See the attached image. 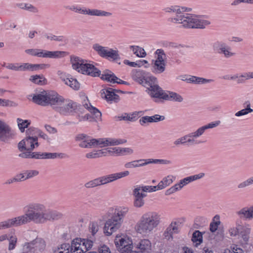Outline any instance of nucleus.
<instances>
[{
    "label": "nucleus",
    "instance_id": "obj_61",
    "mask_svg": "<svg viewBox=\"0 0 253 253\" xmlns=\"http://www.w3.org/2000/svg\"><path fill=\"white\" fill-rule=\"evenodd\" d=\"M89 229L92 235H95L98 231L99 226L97 223L92 222L89 224Z\"/></svg>",
    "mask_w": 253,
    "mask_h": 253
},
{
    "label": "nucleus",
    "instance_id": "obj_27",
    "mask_svg": "<svg viewBox=\"0 0 253 253\" xmlns=\"http://www.w3.org/2000/svg\"><path fill=\"white\" fill-rule=\"evenodd\" d=\"M17 216L12 218L8 219L6 220L0 222V230L7 228H9L11 227H18L20 226Z\"/></svg>",
    "mask_w": 253,
    "mask_h": 253
},
{
    "label": "nucleus",
    "instance_id": "obj_59",
    "mask_svg": "<svg viewBox=\"0 0 253 253\" xmlns=\"http://www.w3.org/2000/svg\"><path fill=\"white\" fill-rule=\"evenodd\" d=\"M21 63H9L6 65L5 67L9 70L21 71Z\"/></svg>",
    "mask_w": 253,
    "mask_h": 253
},
{
    "label": "nucleus",
    "instance_id": "obj_16",
    "mask_svg": "<svg viewBox=\"0 0 253 253\" xmlns=\"http://www.w3.org/2000/svg\"><path fill=\"white\" fill-rule=\"evenodd\" d=\"M16 135L15 131L4 121L0 120V140L8 142L14 139Z\"/></svg>",
    "mask_w": 253,
    "mask_h": 253
},
{
    "label": "nucleus",
    "instance_id": "obj_37",
    "mask_svg": "<svg viewBox=\"0 0 253 253\" xmlns=\"http://www.w3.org/2000/svg\"><path fill=\"white\" fill-rule=\"evenodd\" d=\"M29 81L35 84L40 85L45 84L47 83L46 79L42 74L31 76Z\"/></svg>",
    "mask_w": 253,
    "mask_h": 253
},
{
    "label": "nucleus",
    "instance_id": "obj_15",
    "mask_svg": "<svg viewBox=\"0 0 253 253\" xmlns=\"http://www.w3.org/2000/svg\"><path fill=\"white\" fill-rule=\"evenodd\" d=\"M213 50L221 54L225 58H230L236 56V53L231 47L222 42H216L212 44Z\"/></svg>",
    "mask_w": 253,
    "mask_h": 253
},
{
    "label": "nucleus",
    "instance_id": "obj_3",
    "mask_svg": "<svg viewBox=\"0 0 253 253\" xmlns=\"http://www.w3.org/2000/svg\"><path fill=\"white\" fill-rule=\"evenodd\" d=\"M161 222V215L158 212L147 211L141 215L135 225L134 229L141 235H149L158 228Z\"/></svg>",
    "mask_w": 253,
    "mask_h": 253
},
{
    "label": "nucleus",
    "instance_id": "obj_31",
    "mask_svg": "<svg viewBox=\"0 0 253 253\" xmlns=\"http://www.w3.org/2000/svg\"><path fill=\"white\" fill-rule=\"evenodd\" d=\"M140 162L142 164V167L145 166L150 164H161L165 165L172 164L171 161L167 159H140Z\"/></svg>",
    "mask_w": 253,
    "mask_h": 253
},
{
    "label": "nucleus",
    "instance_id": "obj_29",
    "mask_svg": "<svg viewBox=\"0 0 253 253\" xmlns=\"http://www.w3.org/2000/svg\"><path fill=\"white\" fill-rule=\"evenodd\" d=\"M163 100L180 103L183 101V98L175 92L166 91Z\"/></svg>",
    "mask_w": 253,
    "mask_h": 253
},
{
    "label": "nucleus",
    "instance_id": "obj_34",
    "mask_svg": "<svg viewBox=\"0 0 253 253\" xmlns=\"http://www.w3.org/2000/svg\"><path fill=\"white\" fill-rule=\"evenodd\" d=\"M19 156L25 159H43V153L38 152H33V151L21 153L19 154Z\"/></svg>",
    "mask_w": 253,
    "mask_h": 253
},
{
    "label": "nucleus",
    "instance_id": "obj_13",
    "mask_svg": "<svg viewBox=\"0 0 253 253\" xmlns=\"http://www.w3.org/2000/svg\"><path fill=\"white\" fill-rule=\"evenodd\" d=\"M93 246V242L89 240L76 238L73 240L70 245L72 253H85Z\"/></svg>",
    "mask_w": 253,
    "mask_h": 253
},
{
    "label": "nucleus",
    "instance_id": "obj_51",
    "mask_svg": "<svg viewBox=\"0 0 253 253\" xmlns=\"http://www.w3.org/2000/svg\"><path fill=\"white\" fill-rule=\"evenodd\" d=\"M70 249V244H62L54 250L53 253H69Z\"/></svg>",
    "mask_w": 253,
    "mask_h": 253
},
{
    "label": "nucleus",
    "instance_id": "obj_22",
    "mask_svg": "<svg viewBox=\"0 0 253 253\" xmlns=\"http://www.w3.org/2000/svg\"><path fill=\"white\" fill-rule=\"evenodd\" d=\"M179 221H172L169 225L166 228L163 233V236L165 239L168 240H171L173 239V234L178 232L177 225Z\"/></svg>",
    "mask_w": 253,
    "mask_h": 253
},
{
    "label": "nucleus",
    "instance_id": "obj_30",
    "mask_svg": "<svg viewBox=\"0 0 253 253\" xmlns=\"http://www.w3.org/2000/svg\"><path fill=\"white\" fill-rule=\"evenodd\" d=\"M101 94L102 98L107 101H115L118 100L119 96L116 94L111 88H105L101 90Z\"/></svg>",
    "mask_w": 253,
    "mask_h": 253
},
{
    "label": "nucleus",
    "instance_id": "obj_2",
    "mask_svg": "<svg viewBox=\"0 0 253 253\" xmlns=\"http://www.w3.org/2000/svg\"><path fill=\"white\" fill-rule=\"evenodd\" d=\"M164 11L166 13H174L176 16L169 18V21L175 24H181L184 28L204 29L209 25L211 22L204 19L200 16L189 13H183L190 12L192 8L179 5H171L166 7Z\"/></svg>",
    "mask_w": 253,
    "mask_h": 253
},
{
    "label": "nucleus",
    "instance_id": "obj_21",
    "mask_svg": "<svg viewBox=\"0 0 253 253\" xmlns=\"http://www.w3.org/2000/svg\"><path fill=\"white\" fill-rule=\"evenodd\" d=\"M133 206L135 208L142 207L145 204L144 198L146 197V194L140 192L139 188H135L133 190Z\"/></svg>",
    "mask_w": 253,
    "mask_h": 253
},
{
    "label": "nucleus",
    "instance_id": "obj_58",
    "mask_svg": "<svg viewBox=\"0 0 253 253\" xmlns=\"http://www.w3.org/2000/svg\"><path fill=\"white\" fill-rule=\"evenodd\" d=\"M26 179L32 178L39 174V171L36 169H30L24 171Z\"/></svg>",
    "mask_w": 253,
    "mask_h": 253
},
{
    "label": "nucleus",
    "instance_id": "obj_10",
    "mask_svg": "<svg viewBox=\"0 0 253 253\" xmlns=\"http://www.w3.org/2000/svg\"><path fill=\"white\" fill-rule=\"evenodd\" d=\"M116 247L121 253H131L133 244L131 239L125 235H118L114 240Z\"/></svg>",
    "mask_w": 253,
    "mask_h": 253
},
{
    "label": "nucleus",
    "instance_id": "obj_32",
    "mask_svg": "<svg viewBox=\"0 0 253 253\" xmlns=\"http://www.w3.org/2000/svg\"><path fill=\"white\" fill-rule=\"evenodd\" d=\"M205 129L202 126L199 127L197 129H196L195 131L189 133L191 140H192V142L194 144H198L202 143L201 141H197L196 139L201 136H202L204 133L205 132Z\"/></svg>",
    "mask_w": 253,
    "mask_h": 253
},
{
    "label": "nucleus",
    "instance_id": "obj_56",
    "mask_svg": "<svg viewBox=\"0 0 253 253\" xmlns=\"http://www.w3.org/2000/svg\"><path fill=\"white\" fill-rule=\"evenodd\" d=\"M252 185H253V175L248 178L246 180L240 183L237 187L239 189H243Z\"/></svg>",
    "mask_w": 253,
    "mask_h": 253
},
{
    "label": "nucleus",
    "instance_id": "obj_7",
    "mask_svg": "<svg viewBox=\"0 0 253 253\" xmlns=\"http://www.w3.org/2000/svg\"><path fill=\"white\" fill-rule=\"evenodd\" d=\"M25 52L30 55L40 58H60L66 55L65 51H49L39 48L27 49Z\"/></svg>",
    "mask_w": 253,
    "mask_h": 253
},
{
    "label": "nucleus",
    "instance_id": "obj_35",
    "mask_svg": "<svg viewBox=\"0 0 253 253\" xmlns=\"http://www.w3.org/2000/svg\"><path fill=\"white\" fill-rule=\"evenodd\" d=\"M166 63H163L153 61L152 64V71L156 74H161L166 70Z\"/></svg>",
    "mask_w": 253,
    "mask_h": 253
},
{
    "label": "nucleus",
    "instance_id": "obj_40",
    "mask_svg": "<svg viewBox=\"0 0 253 253\" xmlns=\"http://www.w3.org/2000/svg\"><path fill=\"white\" fill-rule=\"evenodd\" d=\"M96 139L88 137L84 141H81L79 146L82 148H91L96 147Z\"/></svg>",
    "mask_w": 253,
    "mask_h": 253
},
{
    "label": "nucleus",
    "instance_id": "obj_41",
    "mask_svg": "<svg viewBox=\"0 0 253 253\" xmlns=\"http://www.w3.org/2000/svg\"><path fill=\"white\" fill-rule=\"evenodd\" d=\"M16 122L18 128L21 132H24L25 128H28L31 123V121L29 120H23L19 118H17Z\"/></svg>",
    "mask_w": 253,
    "mask_h": 253
},
{
    "label": "nucleus",
    "instance_id": "obj_60",
    "mask_svg": "<svg viewBox=\"0 0 253 253\" xmlns=\"http://www.w3.org/2000/svg\"><path fill=\"white\" fill-rule=\"evenodd\" d=\"M112 174L114 181H116L118 179L127 176L129 175V172L128 170H125L124 171L113 173Z\"/></svg>",
    "mask_w": 253,
    "mask_h": 253
},
{
    "label": "nucleus",
    "instance_id": "obj_47",
    "mask_svg": "<svg viewBox=\"0 0 253 253\" xmlns=\"http://www.w3.org/2000/svg\"><path fill=\"white\" fill-rule=\"evenodd\" d=\"M155 53L157 55L156 60H154L155 61L166 63L167 56L163 49H158Z\"/></svg>",
    "mask_w": 253,
    "mask_h": 253
},
{
    "label": "nucleus",
    "instance_id": "obj_12",
    "mask_svg": "<svg viewBox=\"0 0 253 253\" xmlns=\"http://www.w3.org/2000/svg\"><path fill=\"white\" fill-rule=\"evenodd\" d=\"M144 86L147 89L148 93L151 97L164 99L166 91L159 86L155 77L151 76V79Z\"/></svg>",
    "mask_w": 253,
    "mask_h": 253
},
{
    "label": "nucleus",
    "instance_id": "obj_50",
    "mask_svg": "<svg viewBox=\"0 0 253 253\" xmlns=\"http://www.w3.org/2000/svg\"><path fill=\"white\" fill-rule=\"evenodd\" d=\"M0 106L1 107H16L18 104L9 99L0 98Z\"/></svg>",
    "mask_w": 253,
    "mask_h": 253
},
{
    "label": "nucleus",
    "instance_id": "obj_11",
    "mask_svg": "<svg viewBox=\"0 0 253 253\" xmlns=\"http://www.w3.org/2000/svg\"><path fill=\"white\" fill-rule=\"evenodd\" d=\"M92 48L101 57L105 58L113 61L120 59L119 51L108 47L103 46L98 43H95L92 46Z\"/></svg>",
    "mask_w": 253,
    "mask_h": 253
},
{
    "label": "nucleus",
    "instance_id": "obj_64",
    "mask_svg": "<svg viewBox=\"0 0 253 253\" xmlns=\"http://www.w3.org/2000/svg\"><path fill=\"white\" fill-rule=\"evenodd\" d=\"M220 124V121H216L215 122H211L206 125L203 126L205 130H206L208 129H211L214 128L219 125Z\"/></svg>",
    "mask_w": 253,
    "mask_h": 253
},
{
    "label": "nucleus",
    "instance_id": "obj_38",
    "mask_svg": "<svg viewBox=\"0 0 253 253\" xmlns=\"http://www.w3.org/2000/svg\"><path fill=\"white\" fill-rule=\"evenodd\" d=\"M189 83L195 84H205L211 83L213 81L212 79H207L201 77L194 76H189Z\"/></svg>",
    "mask_w": 253,
    "mask_h": 253
},
{
    "label": "nucleus",
    "instance_id": "obj_1",
    "mask_svg": "<svg viewBox=\"0 0 253 253\" xmlns=\"http://www.w3.org/2000/svg\"><path fill=\"white\" fill-rule=\"evenodd\" d=\"M24 209V213L17 216L20 226L31 222L36 224H42L56 219L59 216L56 211L47 209L46 206L41 202L30 203Z\"/></svg>",
    "mask_w": 253,
    "mask_h": 253
},
{
    "label": "nucleus",
    "instance_id": "obj_49",
    "mask_svg": "<svg viewBox=\"0 0 253 253\" xmlns=\"http://www.w3.org/2000/svg\"><path fill=\"white\" fill-rule=\"evenodd\" d=\"M21 253H34L32 241L25 242L23 244Z\"/></svg>",
    "mask_w": 253,
    "mask_h": 253
},
{
    "label": "nucleus",
    "instance_id": "obj_23",
    "mask_svg": "<svg viewBox=\"0 0 253 253\" xmlns=\"http://www.w3.org/2000/svg\"><path fill=\"white\" fill-rule=\"evenodd\" d=\"M189 176L186 177L179 181V182L169 189H167L165 192L166 195H170L176 191L181 190L184 186L190 183Z\"/></svg>",
    "mask_w": 253,
    "mask_h": 253
},
{
    "label": "nucleus",
    "instance_id": "obj_62",
    "mask_svg": "<svg viewBox=\"0 0 253 253\" xmlns=\"http://www.w3.org/2000/svg\"><path fill=\"white\" fill-rule=\"evenodd\" d=\"M57 75L59 77L60 79L65 84L67 82L69 83V79L70 77V76L69 75H66L65 73L61 71H58L57 72Z\"/></svg>",
    "mask_w": 253,
    "mask_h": 253
},
{
    "label": "nucleus",
    "instance_id": "obj_6",
    "mask_svg": "<svg viewBox=\"0 0 253 253\" xmlns=\"http://www.w3.org/2000/svg\"><path fill=\"white\" fill-rule=\"evenodd\" d=\"M58 94L54 91L43 90L34 94L32 96V101L43 106L50 105L54 107L56 100L58 99Z\"/></svg>",
    "mask_w": 253,
    "mask_h": 253
},
{
    "label": "nucleus",
    "instance_id": "obj_54",
    "mask_svg": "<svg viewBox=\"0 0 253 253\" xmlns=\"http://www.w3.org/2000/svg\"><path fill=\"white\" fill-rule=\"evenodd\" d=\"M68 81H69V83L68 82L67 83V82L65 84H66L69 86L70 87H71L74 90L79 89L80 84L76 79H74L70 77Z\"/></svg>",
    "mask_w": 253,
    "mask_h": 253
},
{
    "label": "nucleus",
    "instance_id": "obj_24",
    "mask_svg": "<svg viewBox=\"0 0 253 253\" xmlns=\"http://www.w3.org/2000/svg\"><path fill=\"white\" fill-rule=\"evenodd\" d=\"M165 119L164 116H161L158 114H156L152 116H144L139 119V123L142 126H144L149 123H157L158 122L164 121Z\"/></svg>",
    "mask_w": 253,
    "mask_h": 253
},
{
    "label": "nucleus",
    "instance_id": "obj_63",
    "mask_svg": "<svg viewBox=\"0 0 253 253\" xmlns=\"http://www.w3.org/2000/svg\"><path fill=\"white\" fill-rule=\"evenodd\" d=\"M121 156L126 155H131L133 153L134 151L132 149L129 147L121 148L120 147Z\"/></svg>",
    "mask_w": 253,
    "mask_h": 253
},
{
    "label": "nucleus",
    "instance_id": "obj_42",
    "mask_svg": "<svg viewBox=\"0 0 253 253\" xmlns=\"http://www.w3.org/2000/svg\"><path fill=\"white\" fill-rule=\"evenodd\" d=\"M129 48L133 53L138 57L143 58L147 55L144 48L140 46L137 45H130Z\"/></svg>",
    "mask_w": 253,
    "mask_h": 253
},
{
    "label": "nucleus",
    "instance_id": "obj_19",
    "mask_svg": "<svg viewBox=\"0 0 253 253\" xmlns=\"http://www.w3.org/2000/svg\"><path fill=\"white\" fill-rule=\"evenodd\" d=\"M126 142V140L113 138H100L96 139V147H105L110 146H116Z\"/></svg>",
    "mask_w": 253,
    "mask_h": 253
},
{
    "label": "nucleus",
    "instance_id": "obj_20",
    "mask_svg": "<svg viewBox=\"0 0 253 253\" xmlns=\"http://www.w3.org/2000/svg\"><path fill=\"white\" fill-rule=\"evenodd\" d=\"M131 77L133 80L144 86L151 79V76H146V73L142 70L134 69L131 72Z\"/></svg>",
    "mask_w": 253,
    "mask_h": 253
},
{
    "label": "nucleus",
    "instance_id": "obj_48",
    "mask_svg": "<svg viewBox=\"0 0 253 253\" xmlns=\"http://www.w3.org/2000/svg\"><path fill=\"white\" fill-rule=\"evenodd\" d=\"M124 167L126 169H135L142 167L140 159L127 162L125 164Z\"/></svg>",
    "mask_w": 253,
    "mask_h": 253
},
{
    "label": "nucleus",
    "instance_id": "obj_36",
    "mask_svg": "<svg viewBox=\"0 0 253 253\" xmlns=\"http://www.w3.org/2000/svg\"><path fill=\"white\" fill-rule=\"evenodd\" d=\"M175 177L172 175H169L164 177L158 183V188L160 189H163L170 185L175 180Z\"/></svg>",
    "mask_w": 253,
    "mask_h": 253
},
{
    "label": "nucleus",
    "instance_id": "obj_4",
    "mask_svg": "<svg viewBox=\"0 0 253 253\" xmlns=\"http://www.w3.org/2000/svg\"><path fill=\"white\" fill-rule=\"evenodd\" d=\"M129 211V208L126 206L115 207L109 209V213L112 214V216L106 221L104 227V232L106 235H111L121 227L124 218Z\"/></svg>",
    "mask_w": 253,
    "mask_h": 253
},
{
    "label": "nucleus",
    "instance_id": "obj_44",
    "mask_svg": "<svg viewBox=\"0 0 253 253\" xmlns=\"http://www.w3.org/2000/svg\"><path fill=\"white\" fill-rule=\"evenodd\" d=\"M245 104H247L246 108L242 109L240 111L236 112L235 114V116L236 117H241L242 116H245V115L248 114L249 113H252L253 112V109H252L251 108L250 103L248 101V102H246L245 103Z\"/></svg>",
    "mask_w": 253,
    "mask_h": 253
},
{
    "label": "nucleus",
    "instance_id": "obj_46",
    "mask_svg": "<svg viewBox=\"0 0 253 253\" xmlns=\"http://www.w3.org/2000/svg\"><path fill=\"white\" fill-rule=\"evenodd\" d=\"M7 240L8 241V250L9 251L13 250L15 248L17 245V236L14 234L9 235Z\"/></svg>",
    "mask_w": 253,
    "mask_h": 253
},
{
    "label": "nucleus",
    "instance_id": "obj_26",
    "mask_svg": "<svg viewBox=\"0 0 253 253\" xmlns=\"http://www.w3.org/2000/svg\"><path fill=\"white\" fill-rule=\"evenodd\" d=\"M237 214L242 219L251 220L253 219V206L244 207L237 211Z\"/></svg>",
    "mask_w": 253,
    "mask_h": 253
},
{
    "label": "nucleus",
    "instance_id": "obj_43",
    "mask_svg": "<svg viewBox=\"0 0 253 253\" xmlns=\"http://www.w3.org/2000/svg\"><path fill=\"white\" fill-rule=\"evenodd\" d=\"M192 241L196 247L200 245L203 242V236L201 232L198 230L195 231L193 233Z\"/></svg>",
    "mask_w": 253,
    "mask_h": 253
},
{
    "label": "nucleus",
    "instance_id": "obj_18",
    "mask_svg": "<svg viewBox=\"0 0 253 253\" xmlns=\"http://www.w3.org/2000/svg\"><path fill=\"white\" fill-rule=\"evenodd\" d=\"M151 243L148 239H142L133 244L131 253H150Z\"/></svg>",
    "mask_w": 253,
    "mask_h": 253
},
{
    "label": "nucleus",
    "instance_id": "obj_53",
    "mask_svg": "<svg viewBox=\"0 0 253 253\" xmlns=\"http://www.w3.org/2000/svg\"><path fill=\"white\" fill-rule=\"evenodd\" d=\"M99 177L101 185H105L114 181L112 173L103 175Z\"/></svg>",
    "mask_w": 253,
    "mask_h": 253
},
{
    "label": "nucleus",
    "instance_id": "obj_5",
    "mask_svg": "<svg viewBox=\"0 0 253 253\" xmlns=\"http://www.w3.org/2000/svg\"><path fill=\"white\" fill-rule=\"evenodd\" d=\"M71 62L73 68L79 73L94 77L101 75V71L92 64L87 63L78 57H71Z\"/></svg>",
    "mask_w": 253,
    "mask_h": 253
},
{
    "label": "nucleus",
    "instance_id": "obj_8",
    "mask_svg": "<svg viewBox=\"0 0 253 253\" xmlns=\"http://www.w3.org/2000/svg\"><path fill=\"white\" fill-rule=\"evenodd\" d=\"M55 104L54 107L57 108L58 111L62 114L67 115L74 110L77 107L76 103L70 100L65 99L63 96L58 94Z\"/></svg>",
    "mask_w": 253,
    "mask_h": 253
},
{
    "label": "nucleus",
    "instance_id": "obj_52",
    "mask_svg": "<svg viewBox=\"0 0 253 253\" xmlns=\"http://www.w3.org/2000/svg\"><path fill=\"white\" fill-rule=\"evenodd\" d=\"M101 183L100 181L99 177H97L95 178L92 180H90L87 182H86L84 184V186L86 188H93L97 186H101Z\"/></svg>",
    "mask_w": 253,
    "mask_h": 253
},
{
    "label": "nucleus",
    "instance_id": "obj_28",
    "mask_svg": "<svg viewBox=\"0 0 253 253\" xmlns=\"http://www.w3.org/2000/svg\"><path fill=\"white\" fill-rule=\"evenodd\" d=\"M32 241L34 253H42L45 250L46 244L43 239L37 238Z\"/></svg>",
    "mask_w": 253,
    "mask_h": 253
},
{
    "label": "nucleus",
    "instance_id": "obj_14",
    "mask_svg": "<svg viewBox=\"0 0 253 253\" xmlns=\"http://www.w3.org/2000/svg\"><path fill=\"white\" fill-rule=\"evenodd\" d=\"M75 13L90 16L110 17L112 13L97 8H89L78 5Z\"/></svg>",
    "mask_w": 253,
    "mask_h": 253
},
{
    "label": "nucleus",
    "instance_id": "obj_39",
    "mask_svg": "<svg viewBox=\"0 0 253 253\" xmlns=\"http://www.w3.org/2000/svg\"><path fill=\"white\" fill-rule=\"evenodd\" d=\"M43 37L47 40L50 41H55L58 42H65L66 40L63 36H56L52 33H44L43 34Z\"/></svg>",
    "mask_w": 253,
    "mask_h": 253
},
{
    "label": "nucleus",
    "instance_id": "obj_45",
    "mask_svg": "<svg viewBox=\"0 0 253 253\" xmlns=\"http://www.w3.org/2000/svg\"><path fill=\"white\" fill-rule=\"evenodd\" d=\"M220 224L219 215H215L210 225V230L212 233L215 232Z\"/></svg>",
    "mask_w": 253,
    "mask_h": 253
},
{
    "label": "nucleus",
    "instance_id": "obj_9",
    "mask_svg": "<svg viewBox=\"0 0 253 253\" xmlns=\"http://www.w3.org/2000/svg\"><path fill=\"white\" fill-rule=\"evenodd\" d=\"M83 106L89 112L84 116H78L80 122L89 121V122H98L101 120V113L95 107H93L87 99L85 100L83 103Z\"/></svg>",
    "mask_w": 253,
    "mask_h": 253
},
{
    "label": "nucleus",
    "instance_id": "obj_55",
    "mask_svg": "<svg viewBox=\"0 0 253 253\" xmlns=\"http://www.w3.org/2000/svg\"><path fill=\"white\" fill-rule=\"evenodd\" d=\"M38 132H39V129L38 128L34 127H30L26 130V137H30L33 138H38Z\"/></svg>",
    "mask_w": 253,
    "mask_h": 253
},
{
    "label": "nucleus",
    "instance_id": "obj_57",
    "mask_svg": "<svg viewBox=\"0 0 253 253\" xmlns=\"http://www.w3.org/2000/svg\"><path fill=\"white\" fill-rule=\"evenodd\" d=\"M49 67V64H32L31 72L38 71Z\"/></svg>",
    "mask_w": 253,
    "mask_h": 253
},
{
    "label": "nucleus",
    "instance_id": "obj_17",
    "mask_svg": "<svg viewBox=\"0 0 253 253\" xmlns=\"http://www.w3.org/2000/svg\"><path fill=\"white\" fill-rule=\"evenodd\" d=\"M39 146L38 138L26 137L19 142L18 148L20 152L23 153L33 151L36 147H38Z\"/></svg>",
    "mask_w": 253,
    "mask_h": 253
},
{
    "label": "nucleus",
    "instance_id": "obj_25",
    "mask_svg": "<svg viewBox=\"0 0 253 253\" xmlns=\"http://www.w3.org/2000/svg\"><path fill=\"white\" fill-rule=\"evenodd\" d=\"M101 78L111 83H117L119 84H127V83L117 77L115 75L110 71L104 72L102 75Z\"/></svg>",
    "mask_w": 253,
    "mask_h": 253
},
{
    "label": "nucleus",
    "instance_id": "obj_33",
    "mask_svg": "<svg viewBox=\"0 0 253 253\" xmlns=\"http://www.w3.org/2000/svg\"><path fill=\"white\" fill-rule=\"evenodd\" d=\"M173 144L176 146L185 145H193L192 140H191L189 133L176 139L173 142Z\"/></svg>",
    "mask_w": 253,
    "mask_h": 253
}]
</instances>
